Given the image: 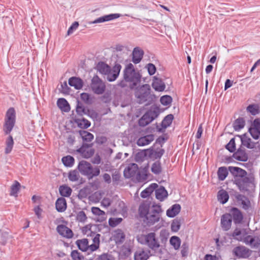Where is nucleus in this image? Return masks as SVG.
I'll use <instances>...</instances> for the list:
<instances>
[{"mask_svg":"<svg viewBox=\"0 0 260 260\" xmlns=\"http://www.w3.org/2000/svg\"><path fill=\"white\" fill-rule=\"evenodd\" d=\"M162 212L160 205H153L150 209V204L148 203H143L139 207L140 217L143 218L144 223L149 226L159 221Z\"/></svg>","mask_w":260,"mask_h":260,"instance_id":"nucleus-1","label":"nucleus"},{"mask_svg":"<svg viewBox=\"0 0 260 260\" xmlns=\"http://www.w3.org/2000/svg\"><path fill=\"white\" fill-rule=\"evenodd\" d=\"M229 171L235 176L234 183L242 192L248 191L254 188V179L252 176L247 177L245 170L236 167H229Z\"/></svg>","mask_w":260,"mask_h":260,"instance_id":"nucleus-2","label":"nucleus"},{"mask_svg":"<svg viewBox=\"0 0 260 260\" xmlns=\"http://www.w3.org/2000/svg\"><path fill=\"white\" fill-rule=\"evenodd\" d=\"M135 96L137 103L145 104L146 106L152 104L155 100V95L152 93L150 86L148 84H143L135 88Z\"/></svg>","mask_w":260,"mask_h":260,"instance_id":"nucleus-3","label":"nucleus"},{"mask_svg":"<svg viewBox=\"0 0 260 260\" xmlns=\"http://www.w3.org/2000/svg\"><path fill=\"white\" fill-rule=\"evenodd\" d=\"M142 76L138 71H136L133 64L128 63L123 71V79L129 83L131 89H134L141 81Z\"/></svg>","mask_w":260,"mask_h":260,"instance_id":"nucleus-4","label":"nucleus"},{"mask_svg":"<svg viewBox=\"0 0 260 260\" xmlns=\"http://www.w3.org/2000/svg\"><path fill=\"white\" fill-rule=\"evenodd\" d=\"M98 71L102 74L107 75V79L109 82L114 81L118 77L121 69V66L115 63L112 69L106 63L101 61L96 66Z\"/></svg>","mask_w":260,"mask_h":260,"instance_id":"nucleus-5","label":"nucleus"},{"mask_svg":"<svg viewBox=\"0 0 260 260\" xmlns=\"http://www.w3.org/2000/svg\"><path fill=\"white\" fill-rule=\"evenodd\" d=\"M78 169L80 172L88 179L99 176L100 174V169L99 167L93 168L90 163L82 160L79 162Z\"/></svg>","mask_w":260,"mask_h":260,"instance_id":"nucleus-6","label":"nucleus"},{"mask_svg":"<svg viewBox=\"0 0 260 260\" xmlns=\"http://www.w3.org/2000/svg\"><path fill=\"white\" fill-rule=\"evenodd\" d=\"M138 242L147 245L150 249L155 250L160 247L159 243L155 237L154 233H150L146 235H141L138 238Z\"/></svg>","mask_w":260,"mask_h":260,"instance_id":"nucleus-7","label":"nucleus"},{"mask_svg":"<svg viewBox=\"0 0 260 260\" xmlns=\"http://www.w3.org/2000/svg\"><path fill=\"white\" fill-rule=\"evenodd\" d=\"M16 122V111L14 108L8 109L6 113L3 130L6 135H9L12 131Z\"/></svg>","mask_w":260,"mask_h":260,"instance_id":"nucleus-8","label":"nucleus"},{"mask_svg":"<svg viewBox=\"0 0 260 260\" xmlns=\"http://www.w3.org/2000/svg\"><path fill=\"white\" fill-rule=\"evenodd\" d=\"M90 87L92 92L96 94H102L106 90V85L98 76L94 75L91 79Z\"/></svg>","mask_w":260,"mask_h":260,"instance_id":"nucleus-9","label":"nucleus"},{"mask_svg":"<svg viewBox=\"0 0 260 260\" xmlns=\"http://www.w3.org/2000/svg\"><path fill=\"white\" fill-rule=\"evenodd\" d=\"M123 174L126 178L136 177L138 180L141 179V173L139 171L138 166L136 164H129L124 169Z\"/></svg>","mask_w":260,"mask_h":260,"instance_id":"nucleus-10","label":"nucleus"},{"mask_svg":"<svg viewBox=\"0 0 260 260\" xmlns=\"http://www.w3.org/2000/svg\"><path fill=\"white\" fill-rule=\"evenodd\" d=\"M158 115V112L155 110H148L139 120V124L141 126H145Z\"/></svg>","mask_w":260,"mask_h":260,"instance_id":"nucleus-11","label":"nucleus"},{"mask_svg":"<svg viewBox=\"0 0 260 260\" xmlns=\"http://www.w3.org/2000/svg\"><path fill=\"white\" fill-rule=\"evenodd\" d=\"M146 155H148L151 159L153 160L159 159L165 153V150L160 147H155V145H153L149 149L145 150Z\"/></svg>","mask_w":260,"mask_h":260,"instance_id":"nucleus-12","label":"nucleus"},{"mask_svg":"<svg viewBox=\"0 0 260 260\" xmlns=\"http://www.w3.org/2000/svg\"><path fill=\"white\" fill-rule=\"evenodd\" d=\"M233 254L238 258H246L251 255V251L244 246L235 247L233 251Z\"/></svg>","mask_w":260,"mask_h":260,"instance_id":"nucleus-13","label":"nucleus"},{"mask_svg":"<svg viewBox=\"0 0 260 260\" xmlns=\"http://www.w3.org/2000/svg\"><path fill=\"white\" fill-rule=\"evenodd\" d=\"M92 146V144L83 143L81 147L77 151L84 158H88L92 156L94 153V150L91 148Z\"/></svg>","mask_w":260,"mask_h":260,"instance_id":"nucleus-14","label":"nucleus"},{"mask_svg":"<svg viewBox=\"0 0 260 260\" xmlns=\"http://www.w3.org/2000/svg\"><path fill=\"white\" fill-rule=\"evenodd\" d=\"M248 132L251 137L255 140H257L260 136V120L255 119L251 126L248 129Z\"/></svg>","mask_w":260,"mask_h":260,"instance_id":"nucleus-15","label":"nucleus"},{"mask_svg":"<svg viewBox=\"0 0 260 260\" xmlns=\"http://www.w3.org/2000/svg\"><path fill=\"white\" fill-rule=\"evenodd\" d=\"M243 242L251 248L256 249L260 246V239L257 236L248 235L244 238Z\"/></svg>","mask_w":260,"mask_h":260,"instance_id":"nucleus-16","label":"nucleus"},{"mask_svg":"<svg viewBox=\"0 0 260 260\" xmlns=\"http://www.w3.org/2000/svg\"><path fill=\"white\" fill-rule=\"evenodd\" d=\"M120 16H121V15L118 13L110 14H108V15H106L103 16L102 17H99L92 21L89 22L88 24H91L103 23L104 22H107V21H111V20H112L114 19H116L117 18H119Z\"/></svg>","mask_w":260,"mask_h":260,"instance_id":"nucleus-17","label":"nucleus"},{"mask_svg":"<svg viewBox=\"0 0 260 260\" xmlns=\"http://www.w3.org/2000/svg\"><path fill=\"white\" fill-rule=\"evenodd\" d=\"M229 214L231 216L235 224H237L241 223L243 219V216L241 211L237 208H232Z\"/></svg>","mask_w":260,"mask_h":260,"instance_id":"nucleus-18","label":"nucleus"},{"mask_svg":"<svg viewBox=\"0 0 260 260\" xmlns=\"http://www.w3.org/2000/svg\"><path fill=\"white\" fill-rule=\"evenodd\" d=\"M233 157L237 160L244 162L246 161L248 159L245 149L242 146L234 153Z\"/></svg>","mask_w":260,"mask_h":260,"instance_id":"nucleus-19","label":"nucleus"},{"mask_svg":"<svg viewBox=\"0 0 260 260\" xmlns=\"http://www.w3.org/2000/svg\"><path fill=\"white\" fill-rule=\"evenodd\" d=\"M232 223V218L231 216L225 213L221 217V226L223 231H228L230 229Z\"/></svg>","mask_w":260,"mask_h":260,"instance_id":"nucleus-20","label":"nucleus"},{"mask_svg":"<svg viewBox=\"0 0 260 260\" xmlns=\"http://www.w3.org/2000/svg\"><path fill=\"white\" fill-rule=\"evenodd\" d=\"M56 230L58 233L63 237L71 238L73 237L72 231L67 226L63 224L57 225Z\"/></svg>","mask_w":260,"mask_h":260,"instance_id":"nucleus-21","label":"nucleus"},{"mask_svg":"<svg viewBox=\"0 0 260 260\" xmlns=\"http://www.w3.org/2000/svg\"><path fill=\"white\" fill-rule=\"evenodd\" d=\"M153 88L157 91H163L165 89V84L163 81L156 76L153 77L152 83Z\"/></svg>","mask_w":260,"mask_h":260,"instance_id":"nucleus-22","label":"nucleus"},{"mask_svg":"<svg viewBox=\"0 0 260 260\" xmlns=\"http://www.w3.org/2000/svg\"><path fill=\"white\" fill-rule=\"evenodd\" d=\"M125 236L121 229H117L114 232L113 239L116 244H121L123 243Z\"/></svg>","mask_w":260,"mask_h":260,"instance_id":"nucleus-23","label":"nucleus"},{"mask_svg":"<svg viewBox=\"0 0 260 260\" xmlns=\"http://www.w3.org/2000/svg\"><path fill=\"white\" fill-rule=\"evenodd\" d=\"M144 55V51L139 47H136L133 51L132 61L135 64L139 63Z\"/></svg>","mask_w":260,"mask_h":260,"instance_id":"nucleus-24","label":"nucleus"},{"mask_svg":"<svg viewBox=\"0 0 260 260\" xmlns=\"http://www.w3.org/2000/svg\"><path fill=\"white\" fill-rule=\"evenodd\" d=\"M154 135L150 134L141 137L137 141V144L139 146H144L149 144L154 140Z\"/></svg>","mask_w":260,"mask_h":260,"instance_id":"nucleus-25","label":"nucleus"},{"mask_svg":"<svg viewBox=\"0 0 260 260\" xmlns=\"http://www.w3.org/2000/svg\"><path fill=\"white\" fill-rule=\"evenodd\" d=\"M238 136L240 138L242 145L249 149H252L254 147V143L252 142L251 139L248 137L246 134L242 135H238Z\"/></svg>","mask_w":260,"mask_h":260,"instance_id":"nucleus-26","label":"nucleus"},{"mask_svg":"<svg viewBox=\"0 0 260 260\" xmlns=\"http://www.w3.org/2000/svg\"><path fill=\"white\" fill-rule=\"evenodd\" d=\"M69 84L76 89H80L83 87V82L80 78L72 77L69 80Z\"/></svg>","mask_w":260,"mask_h":260,"instance_id":"nucleus-27","label":"nucleus"},{"mask_svg":"<svg viewBox=\"0 0 260 260\" xmlns=\"http://www.w3.org/2000/svg\"><path fill=\"white\" fill-rule=\"evenodd\" d=\"M155 197L160 201H163L168 197V192L164 186H160L155 189Z\"/></svg>","mask_w":260,"mask_h":260,"instance_id":"nucleus-28","label":"nucleus"},{"mask_svg":"<svg viewBox=\"0 0 260 260\" xmlns=\"http://www.w3.org/2000/svg\"><path fill=\"white\" fill-rule=\"evenodd\" d=\"M181 210V206L175 204L167 210L166 214L169 217L173 218L176 216Z\"/></svg>","mask_w":260,"mask_h":260,"instance_id":"nucleus-29","label":"nucleus"},{"mask_svg":"<svg viewBox=\"0 0 260 260\" xmlns=\"http://www.w3.org/2000/svg\"><path fill=\"white\" fill-rule=\"evenodd\" d=\"M55 207L59 212H63L67 209V202L63 197L59 198L56 201Z\"/></svg>","mask_w":260,"mask_h":260,"instance_id":"nucleus-30","label":"nucleus"},{"mask_svg":"<svg viewBox=\"0 0 260 260\" xmlns=\"http://www.w3.org/2000/svg\"><path fill=\"white\" fill-rule=\"evenodd\" d=\"M157 187L158 185L156 183H151L148 187L141 192L140 196L141 198H146L148 197Z\"/></svg>","mask_w":260,"mask_h":260,"instance_id":"nucleus-31","label":"nucleus"},{"mask_svg":"<svg viewBox=\"0 0 260 260\" xmlns=\"http://www.w3.org/2000/svg\"><path fill=\"white\" fill-rule=\"evenodd\" d=\"M236 199L238 202L241 203L242 208L244 210H247L250 207V202L245 196L239 194L236 196Z\"/></svg>","mask_w":260,"mask_h":260,"instance_id":"nucleus-32","label":"nucleus"},{"mask_svg":"<svg viewBox=\"0 0 260 260\" xmlns=\"http://www.w3.org/2000/svg\"><path fill=\"white\" fill-rule=\"evenodd\" d=\"M57 105L62 111L68 112L70 110V106L68 101L64 98H60L57 100Z\"/></svg>","mask_w":260,"mask_h":260,"instance_id":"nucleus-33","label":"nucleus"},{"mask_svg":"<svg viewBox=\"0 0 260 260\" xmlns=\"http://www.w3.org/2000/svg\"><path fill=\"white\" fill-rule=\"evenodd\" d=\"M229 199V195L226 191L221 189L218 191L217 199L220 203L222 204L226 203L228 201Z\"/></svg>","mask_w":260,"mask_h":260,"instance_id":"nucleus-34","label":"nucleus"},{"mask_svg":"<svg viewBox=\"0 0 260 260\" xmlns=\"http://www.w3.org/2000/svg\"><path fill=\"white\" fill-rule=\"evenodd\" d=\"M76 244L78 248L82 251H86L88 249L89 245L87 239H82L81 240H77Z\"/></svg>","mask_w":260,"mask_h":260,"instance_id":"nucleus-35","label":"nucleus"},{"mask_svg":"<svg viewBox=\"0 0 260 260\" xmlns=\"http://www.w3.org/2000/svg\"><path fill=\"white\" fill-rule=\"evenodd\" d=\"M148 258V254L143 249L137 250L134 254L135 260H147Z\"/></svg>","mask_w":260,"mask_h":260,"instance_id":"nucleus-36","label":"nucleus"},{"mask_svg":"<svg viewBox=\"0 0 260 260\" xmlns=\"http://www.w3.org/2000/svg\"><path fill=\"white\" fill-rule=\"evenodd\" d=\"M6 148L5 149V153L7 154H9L12 151L14 141L13 137L11 135H9L6 140Z\"/></svg>","mask_w":260,"mask_h":260,"instance_id":"nucleus-37","label":"nucleus"},{"mask_svg":"<svg viewBox=\"0 0 260 260\" xmlns=\"http://www.w3.org/2000/svg\"><path fill=\"white\" fill-rule=\"evenodd\" d=\"M173 119L174 116L171 114H168L165 116L161 123L162 128L165 129L170 126L172 123Z\"/></svg>","mask_w":260,"mask_h":260,"instance_id":"nucleus-38","label":"nucleus"},{"mask_svg":"<svg viewBox=\"0 0 260 260\" xmlns=\"http://www.w3.org/2000/svg\"><path fill=\"white\" fill-rule=\"evenodd\" d=\"M79 135L84 142H91L94 138L93 134L86 131H80Z\"/></svg>","mask_w":260,"mask_h":260,"instance_id":"nucleus-39","label":"nucleus"},{"mask_svg":"<svg viewBox=\"0 0 260 260\" xmlns=\"http://www.w3.org/2000/svg\"><path fill=\"white\" fill-rule=\"evenodd\" d=\"M75 121L78 126L81 128H87L91 125L90 122L84 118L82 119H76Z\"/></svg>","mask_w":260,"mask_h":260,"instance_id":"nucleus-40","label":"nucleus"},{"mask_svg":"<svg viewBox=\"0 0 260 260\" xmlns=\"http://www.w3.org/2000/svg\"><path fill=\"white\" fill-rule=\"evenodd\" d=\"M170 243L175 250H178L180 247L181 241L179 237L173 236L170 239Z\"/></svg>","mask_w":260,"mask_h":260,"instance_id":"nucleus-41","label":"nucleus"},{"mask_svg":"<svg viewBox=\"0 0 260 260\" xmlns=\"http://www.w3.org/2000/svg\"><path fill=\"white\" fill-rule=\"evenodd\" d=\"M59 191L62 197H69L71 196L72 190L70 187L64 185L59 187Z\"/></svg>","mask_w":260,"mask_h":260,"instance_id":"nucleus-42","label":"nucleus"},{"mask_svg":"<svg viewBox=\"0 0 260 260\" xmlns=\"http://www.w3.org/2000/svg\"><path fill=\"white\" fill-rule=\"evenodd\" d=\"M182 220L181 218H176L172 221L171 229L173 232L176 233L179 230Z\"/></svg>","mask_w":260,"mask_h":260,"instance_id":"nucleus-43","label":"nucleus"},{"mask_svg":"<svg viewBox=\"0 0 260 260\" xmlns=\"http://www.w3.org/2000/svg\"><path fill=\"white\" fill-rule=\"evenodd\" d=\"M245 120L243 118H239L233 123V127L235 131H239L245 126Z\"/></svg>","mask_w":260,"mask_h":260,"instance_id":"nucleus-44","label":"nucleus"},{"mask_svg":"<svg viewBox=\"0 0 260 260\" xmlns=\"http://www.w3.org/2000/svg\"><path fill=\"white\" fill-rule=\"evenodd\" d=\"M88 110V109L86 108L84 106H83V104L80 101H78L76 107V111L77 114L79 116H83L84 115H86V111Z\"/></svg>","mask_w":260,"mask_h":260,"instance_id":"nucleus-45","label":"nucleus"},{"mask_svg":"<svg viewBox=\"0 0 260 260\" xmlns=\"http://www.w3.org/2000/svg\"><path fill=\"white\" fill-rule=\"evenodd\" d=\"M20 188V184L17 181H15L14 183L11 186L10 195L15 197H17Z\"/></svg>","mask_w":260,"mask_h":260,"instance_id":"nucleus-46","label":"nucleus"},{"mask_svg":"<svg viewBox=\"0 0 260 260\" xmlns=\"http://www.w3.org/2000/svg\"><path fill=\"white\" fill-rule=\"evenodd\" d=\"M151 172L155 175L159 174L162 171L161 164L159 160L155 161L151 166Z\"/></svg>","mask_w":260,"mask_h":260,"instance_id":"nucleus-47","label":"nucleus"},{"mask_svg":"<svg viewBox=\"0 0 260 260\" xmlns=\"http://www.w3.org/2000/svg\"><path fill=\"white\" fill-rule=\"evenodd\" d=\"M246 110L253 116L258 114L260 112L259 107L256 104L249 105L247 107Z\"/></svg>","mask_w":260,"mask_h":260,"instance_id":"nucleus-48","label":"nucleus"},{"mask_svg":"<svg viewBox=\"0 0 260 260\" xmlns=\"http://www.w3.org/2000/svg\"><path fill=\"white\" fill-rule=\"evenodd\" d=\"M74 158L71 155H67L62 158V162L66 167H71L74 165Z\"/></svg>","mask_w":260,"mask_h":260,"instance_id":"nucleus-49","label":"nucleus"},{"mask_svg":"<svg viewBox=\"0 0 260 260\" xmlns=\"http://www.w3.org/2000/svg\"><path fill=\"white\" fill-rule=\"evenodd\" d=\"M218 179L220 181L224 180L228 175V171L225 167H220L217 172Z\"/></svg>","mask_w":260,"mask_h":260,"instance_id":"nucleus-50","label":"nucleus"},{"mask_svg":"<svg viewBox=\"0 0 260 260\" xmlns=\"http://www.w3.org/2000/svg\"><path fill=\"white\" fill-rule=\"evenodd\" d=\"M10 238L9 232L7 231H1L0 232V243L5 245Z\"/></svg>","mask_w":260,"mask_h":260,"instance_id":"nucleus-51","label":"nucleus"},{"mask_svg":"<svg viewBox=\"0 0 260 260\" xmlns=\"http://www.w3.org/2000/svg\"><path fill=\"white\" fill-rule=\"evenodd\" d=\"M81 99L86 104L90 105L92 103V99L90 95L86 92H83L80 94Z\"/></svg>","mask_w":260,"mask_h":260,"instance_id":"nucleus-52","label":"nucleus"},{"mask_svg":"<svg viewBox=\"0 0 260 260\" xmlns=\"http://www.w3.org/2000/svg\"><path fill=\"white\" fill-rule=\"evenodd\" d=\"M160 101L162 105L168 106L171 105L172 102V98L170 95H166L160 98Z\"/></svg>","mask_w":260,"mask_h":260,"instance_id":"nucleus-53","label":"nucleus"},{"mask_svg":"<svg viewBox=\"0 0 260 260\" xmlns=\"http://www.w3.org/2000/svg\"><path fill=\"white\" fill-rule=\"evenodd\" d=\"M100 100L104 103H109L111 101V93L110 91L104 92V94L100 97Z\"/></svg>","mask_w":260,"mask_h":260,"instance_id":"nucleus-54","label":"nucleus"},{"mask_svg":"<svg viewBox=\"0 0 260 260\" xmlns=\"http://www.w3.org/2000/svg\"><path fill=\"white\" fill-rule=\"evenodd\" d=\"M225 148L230 152H234L236 150V144L235 138H232L230 142L226 145Z\"/></svg>","mask_w":260,"mask_h":260,"instance_id":"nucleus-55","label":"nucleus"},{"mask_svg":"<svg viewBox=\"0 0 260 260\" xmlns=\"http://www.w3.org/2000/svg\"><path fill=\"white\" fill-rule=\"evenodd\" d=\"M71 256L73 260H84V256L77 250L71 252Z\"/></svg>","mask_w":260,"mask_h":260,"instance_id":"nucleus-56","label":"nucleus"},{"mask_svg":"<svg viewBox=\"0 0 260 260\" xmlns=\"http://www.w3.org/2000/svg\"><path fill=\"white\" fill-rule=\"evenodd\" d=\"M69 179L72 181L75 182L78 180L79 179V174L78 172L76 170L71 171L69 173L68 175Z\"/></svg>","mask_w":260,"mask_h":260,"instance_id":"nucleus-57","label":"nucleus"},{"mask_svg":"<svg viewBox=\"0 0 260 260\" xmlns=\"http://www.w3.org/2000/svg\"><path fill=\"white\" fill-rule=\"evenodd\" d=\"M122 221V219L121 218H110L108 222L110 226L114 228L120 223Z\"/></svg>","mask_w":260,"mask_h":260,"instance_id":"nucleus-58","label":"nucleus"},{"mask_svg":"<svg viewBox=\"0 0 260 260\" xmlns=\"http://www.w3.org/2000/svg\"><path fill=\"white\" fill-rule=\"evenodd\" d=\"M86 115L90 117L93 120H97L99 118V114L93 109H88L86 111Z\"/></svg>","mask_w":260,"mask_h":260,"instance_id":"nucleus-59","label":"nucleus"},{"mask_svg":"<svg viewBox=\"0 0 260 260\" xmlns=\"http://www.w3.org/2000/svg\"><path fill=\"white\" fill-rule=\"evenodd\" d=\"M77 220L79 222H83L87 219L86 215L83 211L79 212L76 217Z\"/></svg>","mask_w":260,"mask_h":260,"instance_id":"nucleus-60","label":"nucleus"},{"mask_svg":"<svg viewBox=\"0 0 260 260\" xmlns=\"http://www.w3.org/2000/svg\"><path fill=\"white\" fill-rule=\"evenodd\" d=\"M188 252V244L184 242L181 246V253L183 257L186 256Z\"/></svg>","mask_w":260,"mask_h":260,"instance_id":"nucleus-61","label":"nucleus"},{"mask_svg":"<svg viewBox=\"0 0 260 260\" xmlns=\"http://www.w3.org/2000/svg\"><path fill=\"white\" fill-rule=\"evenodd\" d=\"M98 260H114V258L110 254L104 253L99 256Z\"/></svg>","mask_w":260,"mask_h":260,"instance_id":"nucleus-62","label":"nucleus"},{"mask_svg":"<svg viewBox=\"0 0 260 260\" xmlns=\"http://www.w3.org/2000/svg\"><path fill=\"white\" fill-rule=\"evenodd\" d=\"M146 68L147 69L148 74L150 75H153L155 74L156 69L155 66L153 63H148L146 66Z\"/></svg>","mask_w":260,"mask_h":260,"instance_id":"nucleus-63","label":"nucleus"},{"mask_svg":"<svg viewBox=\"0 0 260 260\" xmlns=\"http://www.w3.org/2000/svg\"><path fill=\"white\" fill-rule=\"evenodd\" d=\"M92 213L95 215L102 216L105 215V212L98 207H93L91 208Z\"/></svg>","mask_w":260,"mask_h":260,"instance_id":"nucleus-64","label":"nucleus"}]
</instances>
